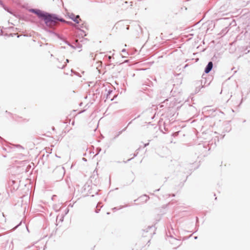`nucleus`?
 <instances>
[{
    "label": "nucleus",
    "instance_id": "nucleus-23",
    "mask_svg": "<svg viewBox=\"0 0 250 250\" xmlns=\"http://www.w3.org/2000/svg\"><path fill=\"white\" fill-rule=\"evenodd\" d=\"M62 39H63V40H62V41H64V42H65L66 44H67V45H69V46L70 45V43L68 42H67V41H65L63 38H62Z\"/></svg>",
    "mask_w": 250,
    "mask_h": 250
},
{
    "label": "nucleus",
    "instance_id": "nucleus-7",
    "mask_svg": "<svg viewBox=\"0 0 250 250\" xmlns=\"http://www.w3.org/2000/svg\"><path fill=\"white\" fill-rule=\"evenodd\" d=\"M54 173H59L60 175L59 179L60 180H61L63 178L64 173H65V170L63 167H57L54 171Z\"/></svg>",
    "mask_w": 250,
    "mask_h": 250
},
{
    "label": "nucleus",
    "instance_id": "nucleus-42",
    "mask_svg": "<svg viewBox=\"0 0 250 250\" xmlns=\"http://www.w3.org/2000/svg\"><path fill=\"white\" fill-rule=\"evenodd\" d=\"M197 238H198V237H197V236H194V238L195 239H197Z\"/></svg>",
    "mask_w": 250,
    "mask_h": 250
},
{
    "label": "nucleus",
    "instance_id": "nucleus-4",
    "mask_svg": "<svg viewBox=\"0 0 250 250\" xmlns=\"http://www.w3.org/2000/svg\"><path fill=\"white\" fill-rule=\"evenodd\" d=\"M166 235L167 237H169L171 239L169 240V242L172 245L177 246L174 249H176L180 245V240L174 238L170 231L167 232Z\"/></svg>",
    "mask_w": 250,
    "mask_h": 250
},
{
    "label": "nucleus",
    "instance_id": "nucleus-34",
    "mask_svg": "<svg viewBox=\"0 0 250 250\" xmlns=\"http://www.w3.org/2000/svg\"><path fill=\"white\" fill-rule=\"evenodd\" d=\"M63 220V216H61V218H60V221H62Z\"/></svg>",
    "mask_w": 250,
    "mask_h": 250
},
{
    "label": "nucleus",
    "instance_id": "nucleus-19",
    "mask_svg": "<svg viewBox=\"0 0 250 250\" xmlns=\"http://www.w3.org/2000/svg\"><path fill=\"white\" fill-rule=\"evenodd\" d=\"M122 133V131H120L118 132L117 135L115 136V137L113 138V139H116L121 133Z\"/></svg>",
    "mask_w": 250,
    "mask_h": 250
},
{
    "label": "nucleus",
    "instance_id": "nucleus-31",
    "mask_svg": "<svg viewBox=\"0 0 250 250\" xmlns=\"http://www.w3.org/2000/svg\"><path fill=\"white\" fill-rule=\"evenodd\" d=\"M148 145H149V143H147L145 144H144V147H146V146H148Z\"/></svg>",
    "mask_w": 250,
    "mask_h": 250
},
{
    "label": "nucleus",
    "instance_id": "nucleus-15",
    "mask_svg": "<svg viewBox=\"0 0 250 250\" xmlns=\"http://www.w3.org/2000/svg\"><path fill=\"white\" fill-rule=\"evenodd\" d=\"M2 8L9 13L13 14L12 10L9 7H7L5 5Z\"/></svg>",
    "mask_w": 250,
    "mask_h": 250
},
{
    "label": "nucleus",
    "instance_id": "nucleus-45",
    "mask_svg": "<svg viewBox=\"0 0 250 250\" xmlns=\"http://www.w3.org/2000/svg\"><path fill=\"white\" fill-rule=\"evenodd\" d=\"M172 197H174V196H175V194H172Z\"/></svg>",
    "mask_w": 250,
    "mask_h": 250
},
{
    "label": "nucleus",
    "instance_id": "nucleus-46",
    "mask_svg": "<svg viewBox=\"0 0 250 250\" xmlns=\"http://www.w3.org/2000/svg\"><path fill=\"white\" fill-rule=\"evenodd\" d=\"M71 71L72 72H73V71H74L73 69H71Z\"/></svg>",
    "mask_w": 250,
    "mask_h": 250
},
{
    "label": "nucleus",
    "instance_id": "nucleus-2",
    "mask_svg": "<svg viewBox=\"0 0 250 250\" xmlns=\"http://www.w3.org/2000/svg\"><path fill=\"white\" fill-rule=\"evenodd\" d=\"M42 28L45 31L53 34L56 36L58 39L62 40V37L58 33L55 32L56 29V25L53 23L49 22L48 25H46L44 23V24H42Z\"/></svg>",
    "mask_w": 250,
    "mask_h": 250
},
{
    "label": "nucleus",
    "instance_id": "nucleus-11",
    "mask_svg": "<svg viewBox=\"0 0 250 250\" xmlns=\"http://www.w3.org/2000/svg\"><path fill=\"white\" fill-rule=\"evenodd\" d=\"M202 83L203 82L202 81L201 83L196 86L194 91L195 94L198 93L200 91L201 89L204 87V86L202 85Z\"/></svg>",
    "mask_w": 250,
    "mask_h": 250
},
{
    "label": "nucleus",
    "instance_id": "nucleus-28",
    "mask_svg": "<svg viewBox=\"0 0 250 250\" xmlns=\"http://www.w3.org/2000/svg\"><path fill=\"white\" fill-rule=\"evenodd\" d=\"M69 211V209L66 208L65 210V214H66Z\"/></svg>",
    "mask_w": 250,
    "mask_h": 250
},
{
    "label": "nucleus",
    "instance_id": "nucleus-37",
    "mask_svg": "<svg viewBox=\"0 0 250 250\" xmlns=\"http://www.w3.org/2000/svg\"><path fill=\"white\" fill-rule=\"evenodd\" d=\"M69 62V60L68 59L66 60V62L68 63Z\"/></svg>",
    "mask_w": 250,
    "mask_h": 250
},
{
    "label": "nucleus",
    "instance_id": "nucleus-22",
    "mask_svg": "<svg viewBox=\"0 0 250 250\" xmlns=\"http://www.w3.org/2000/svg\"><path fill=\"white\" fill-rule=\"evenodd\" d=\"M132 121H131V122H130L125 127L123 130H121V131H122V132H123V131H125L126 129V128H127V126H128V125H129L132 123Z\"/></svg>",
    "mask_w": 250,
    "mask_h": 250
},
{
    "label": "nucleus",
    "instance_id": "nucleus-5",
    "mask_svg": "<svg viewBox=\"0 0 250 250\" xmlns=\"http://www.w3.org/2000/svg\"><path fill=\"white\" fill-rule=\"evenodd\" d=\"M193 164L191 163L184 165L181 167V170L183 171V172L187 173L190 174L193 169Z\"/></svg>",
    "mask_w": 250,
    "mask_h": 250
},
{
    "label": "nucleus",
    "instance_id": "nucleus-33",
    "mask_svg": "<svg viewBox=\"0 0 250 250\" xmlns=\"http://www.w3.org/2000/svg\"><path fill=\"white\" fill-rule=\"evenodd\" d=\"M100 211V209H98L97 208H96V209L95 210V212L96 213H98Z\"/></svg>",
    "mask_w": 250,
    "mask_h": 250
},
{
    "label": "nucleus",
    "instance_id": "nucleus-36",
    "mask_svg": "<svg viewBox=\"0 0 250 250\" xmlns=\"http://www.w3.org/2000/svg\"><path fill=\"white\" fill-rule=\"evenodd\" d=\"M100 203H98L97 204V207H96V208H98V207H100Z\"/></svg>",
    "mask_w": 250,
    "mask_h": 250
},
{
    "label": "nucleus",
    "instance_id": "nucleus-9",
    "mask_svg": "<svg viewBox=\"0 0 250 250\" xmlns=\"http://www.w3.org/2000/svg\"><path fill=\"white\" fill-rule=\"evenodd\" d=\"M213 64L212 62L209 61L205 68L204 72L207 74L210 72L213 68Z\"/></svg>",
    "mask_w": 250,
    "mask_h": 250
},
{
    "label": "nucleus",
    "instance_id": "nucleus-43",
    "mask_svg": "<svg viewBox=\"0 0 250 250\" xmlns=\"http://www.w3.org/2000/svg\"><path fill=\"white\" fill-rule=\"evenodd\" d=\"M30 248V247H26V248H25V250H27V249H29Z\"/></svg>",
    "mask_w": 250,
    "mask_h": 250
},
{
    "label": "nucleus",
    "instance_id": "nucleus-20",
    "mask_svg": "<svg viewBox=\"0 0 250 250\" xmlns=\"http://www.w3.org/2000/svg\"><path fill=\"white\" fill-rule=\"evenodd\" d=\"M79 26H80V27L81 28H86V25H85V23L84 22V23H82V24H80V25H79Z\"/></svg>",
    "mask_w": 250,
    "mask_h": 250
},
{
    "label": "nucleus",
    "instance_id": "nucleus-1",
    "mask_svg": "<svg viewBox=\"0 0 250 250\" xmlns=\"http://www.w3.org/2000/svg\"><path fill=\"white\" fill-rule=\"evenodd\" d=\"M28 11L37 15L40 20L44 21L46 25H48L49 22L53 23L55 25L57 21L62 23L66 22L63 18L56 14L47 12L37 8H31Z\"/></svg>",
    "mask_w": 250,
    "mask_h": 250
},
{
    "label": "nucleus",
    "instance_id": "nucleus-35",
    "mask_svg": "<svg viewBox=\"0 0 250 250\" xmlns=\"http://www.w3.org/2000/svg\"><path fill=\"white\" fill-rule=\"evenodd\" d=\"M122 52H126V50H125V49H122Z\"/></svg>",
    "mask_w": 250,
    "mask_h": 250
},
{
    "label": "nucleus",
    "instance_id": "nucleus-18",
    "mask_svg": "<svg viewBox=\"0 0 250 250\" xmlns=\"http://www.w3.org/2000/svg\"><path fill=\"white\" fill-rule=\"evenodd\" d=\"M101 150H102V149L101 147H97L96 149V153L94 155V156L98 155L100 153V152L101 151Z\"/></svg>",
    "mask_w": 250,
    "mask_h": 250
},
{
    "label": "nucleus",
    "instance_id": "nucleus-6",
    "mask_svg": "<svg viewBox=\"0 0 250 250\" xmlns=\"http://www.w3.org/2000/svg\"><path fill=\"white\" fill-rule=\"evenodd\" d=\"M68 16L69 19H70L77 24L79 23L81 21H82L79 15H75L73 13H68Z\"/></svg>",
    "mask_w": 250,
    "mask_h": 250
},
{
    "label": "nucleus",
    "instance_id": "nucleus-8",
    "mask_svg": "<svg viewBox=\"0 0 250 250\" xmlns=\"http://www.w3.org/2000/svg\"><path fill=\"white\" fill-rule=\"evenodd\" d=\"M236 85V86H237V84H236V83L235 82H234L232 83H230V84H228L227 83V82L226 83H224L222 84V89H221V91L220 92V94H221L222 93V91L223 90L224 91H226V92H229V89H227L226 88L227 86H231L232 85Z\"/></svg>",
    "mask_w": 250,
    "mask_h": 250
},
{
    "label": "nucleus",
    "instance_id": "nucleus-14",
    "mask_svg": "<svg viewBox=\"0 0 250 250\" xmlns=\"http://www.w3.org/2000/svg\"><path fill=\"white\" fill-rule=\"evenodd\" d=\"M141 147H140L139 148H138L136 151H135V152L133 154V157L130 159H129L127 160V162H128L129 161H130L131 160H132L133 158L136 157L137 156V155L138 154V153H139V150L140 149Z\"/></svg>",
    "mask_w": 250,
    "mask_h": 250
},
{
    "label": "nucleus",
    "instance_id": "nucleus-26",
    "mask_svg": "<svg viewBox=\"0 0 250 250\" xmlns=\"http://www.w3.org/2000/svg\"><path fill=\"white\" fill-rule=\"evenodd\" d=\"M0 5H1L2 7H4L5 4L3 3V2L0 0Z\"/></svg>",
    "mask_w": 250,
    "mask_h": 250
},
{
    "label": "nucleus",
    "instance_id": "nucleus-3",
    "mask_svg": "<svg viewBox=\"0 0 250 250\" xmlns=\"http://www.w3.org/2000/svg\"><path fill=\"white\" fill-rule=\"evenodd\" d=\"M156 228L154 226H149L147 227L146 229L143 230L142 236L143 237H147L149 236L151 237L152 235L155 234Z\"/></svg>",
    "mask_w": 250,
    "mask_h": 250
},
{
    "label": "nucleus",
    "instance_id": "nucleus-29",
    "mask_svg": "<svg viewBox=\"0 0 250 250\" xmlns=\"http://www.w3.org/2000/svg\"><path fill=\"white\" fill-rule=\"evenodd\" d=\"M21 222L18 225H17L15 227V229H17L19 226H20L21 224Z\"/></svg>",
    "mask_w": 250,
    "mask_h": 250
},
{
    "label": "nucleus",
    "instance_id": "nucleus-13",
    "mask_svg": "<svg viewBox=\"0 0 250 250\" xmlns=\"http://www.w3.org/2000/svg\"><path fill=\"white\" fill-rule=\"evenodd\" d=\"M113 92V90L111 89H109L107 91V93L106 95V99H111V100H112V98L110 97V94Z\"/></svg>",
    "mask_w": 250,
    "mask_h": 250
},
{
    "label": "nucleus",
    "instance_id": "nucleus-12",
    "mask_svg": "<svg viewBox=\"0 0 250 250\" xmlns=\"http://www.w3.org/2000/svg\"><path fill=\"white\" fill-rule=\"evenodd\" d=\"M148 81V84H143V87H142V89L144 90H146L147 89V86H148L150 87V85L152 84V82H151L149 80H147Z\"/></svg>",
    "mask_w": 250,
    "mask_h": 250
},
{
    "label": "nucleus",
    "instance_id": "nucleus-39",
    "mask_svg": "<svg viewBox=\"0 0 250 250\" xmlns=\"http://www.w3.org/2000/svg\"><path fill=\"white\" fill-rule=\"evenodd\" d=\"M68 207H73V205H71V204H70L68 205Z\"/></svg>",
    "mask_w": 250,
    "mask_h": 250
},
{
    "label": "nucleus",
    "instance_id": "nucleus-24",
    "mask_svg": "<svg viewBox=\"0 0 250 250\" xmlns=\"http://www.w3.org/2000/svg\"><path fill=\"white\" fill-rule=\"evenodd\" d=\"M65 66H66V64H63L62 66H58V67L59 68L63 69L65 68Z\"/></svg>",
    "mask_w": 250,
    "mask_h": 250
},
{
    "label": "nucleus",
    "instance_id": "nucleus-48",
    "mask_svg": "<svg viewBox=\"0 0 250 250\" xmlns=\"http://www.w3.org/2000/svg\"><path fill=\"white\" fill-rule=\"evenodd\" d=\"M249 50L247 52H246V53H249Z\"/></svg>",
    "mask_w": 250,
    "mask_h": 250
},
{
    "label": "nucleus",
    "instance_id": "nucleus-27",
    "mask_svg": "<svg viewBox=\"0 0 250 250\" xmlns=\"http://www.w3.org/2000/svg\"><path fill=\"white\" fill-rule=\"evenodd\" d=\"M0 5H1L2 7H4L5 4L3 3V2L0 0Z\"/></svg>",
    "mask_w": 250,
    "mask_h": 250
},
{
    "label": "nucleus",
    "instance_id": "nucleus-40",
    "mask_svg": "<svg viewBox=\"0 0 250 250\" xmlns=\"http://www.w3.org/2000/svg\"><path fill=\"white\" fill-rule=\"evenodd\" d=\"M198 222V218L197 217H196V223H197Z\"/></svg>",
    "mask_w": 250,
    "mask_h": 250
},
{
    "label": "nucleus",
    "instance_id": "nucleus-16",
    "mask_svg": "<svg viewBox=\"0 0 250 250\" xmlns=\"http://www.w3.org/2000/svg\"><path fill=\"white\" fill-rule=\"evenodd\" d=\"M129 177L130 178V181L129 184H131L134 181L135 179V176L133 172H131V174L129 175Z\"/></svg>",
    "mask_w": 250,
    "mask_h": 250
},
{
    "label": "nucleus",
    "instance_id": "nucleus-10",
    "mask_svg": "<svg viewBox=\"0 0 250 250\" xmlns=\"http://www.w3.org/2000/svg\"><path fill=\"white\" fill-rule=\"evenodd\" d=\"M149 197L146 194H144L140 197H139L138 199L134 200V202H136L137 201H141L142 202H146L148 199Z\"/></svg>",
    "mask_w": 250,
    "mask_h": 250
},
{
    "label": "nucleus",
    "instance_id": "nucleus-21",
    "mask_svg": "<svg viewBox=\"0 0 250 250\" xmlns=\"http://www.w3.org/2000/svg\"><path fill=\"white\" fill-rule=\"evenodd\" d=\"M132 121H131V122H130L125 127L123 130H121V131H122V132H123V131H125L126 129V128H127V126H128V125H129L132 123Z\"/></svg>",
    "mask_w": 250,
    "mask_h": 250
},
{
    "label": "nucleus",
    "instance_id": "nucleus-30",
    "mask_svg": "<svg viewBox=\"0 0 250 250\" xmlns=\"http://www.w3.org/2000/svg\"><path fill=\"white\" fill-rule=\"evenodd\" d=\"M198 147H199V148H201V147L204 148V146L203 145H200V144H199V145H198Z\"/></svg>",
    "mask_w": 250,
    "mask_h": 250
},
{
    "label": "nucleus",
    "instance_id": "nucleus-47",
    "mask_svg": "<svg viewBox=\"0 0 250 250\" xmlns=\"http://www.w3.org/2000/svg\"><path fill=\"white\" fill-rule=\"evenodd\" d=\"M56 157H59L58 155H57L56 154ZM60 157H59V158H60Z\"/></svg>",
    "mask_w": 250,
    "mask_h": 250
},
{
    "label": "nucleus",
    "instance_id": "nucleus-32",
    "mask_svg": "<svg viewBox=\"0 0 250 250\" xmlns=\"http://www.w3.org/2000/svg\"><path fill=\"white\" fill-rule=\"evenodd\" d=\"M69 46H70L71 47H72L73 48H75V47L71 44H70Z\"/></svg>",
    "mask_w": 250,
    "mask_h": 250
},
{
    "label": "nucleus",
    "instance_id": "nucleus-41",
    "mask_svg": "<svg viewBox=\"0 0 250 250\" xmlns=\"http://www.w3.org/2000/svg\"><path fill=\"white\" fill-rule=\"evenodd\" d=\"M160 188L156 189L154 191H158L160 190Z\"/></svg>",
    "mask_w": 250,
    "mask_h": 250
},
{
    "label": "nucleus",
    "instance_id": "nucleus-38",
    "mask_svg": "<svg viewBox=\"0 0 250 250\" xmlns=\"http://www.w3.org/2000/svg\"><path fill=\"white\" fill-rule=\"evenodd\" d=\"M83 160L84 161H86V159L85 158H83Z\"/></svg>",
    "mask_w": 250,
    "mask_h": 250
},
{
    "label": "nucleus",
    "instance_id": "nucleus-44",
    "mask_svg": "<svg viewBox=\"0 0 250 250\" xmlns=\"http://www.w3.org/2000/svg\"><path fill=\"white\" fill-rule=\"evenodd\" d=\"M80 31L83 32V33H85L84 31L83 30H80Z\"/></svg>",
    "mask_w": 250,
    "mask_h": 250
},
{
    "label": "nucleus",
    "instance_id": "nucleus-25",
    "mask_svg": "<svg viewBox=\"0 0 250 250\" xmlns=\"http://www.w3.org/2000/svg\"><path fill=\"white\" fill-rule=\"evenodd\" d=\"M107 57H108V61H109V62H110L111 61V59H112V56H108Z\"/></svg>",
    "mask_w": 250,
    "mask_h": 250
},
{
    "label": "nucleus",
    "instance_id": "nucleus-17",
    "mask_svg": "<svg viewBox=\"0 0 250 250\" xmlns=\"http://www.w3.org/2000/svg\"><path fill=\"white\" fill-rule=\"evenodd\" d=\"M129 205H126L124 206H121L119 208L117 207H115V208H112V210L113 211H116V210H118L119 209H121V208H123L124 207H129Z\"/></svg>",
    "mask_w": 250,
    "mask_h": 250
}]
</instances>
